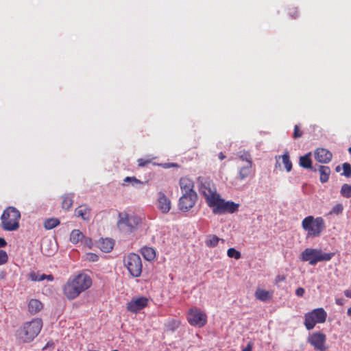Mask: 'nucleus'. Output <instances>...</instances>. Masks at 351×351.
<instances>
[{
    "label": "nucleus",
    "instance_id": "f257e3e1",
    "mask_svg": "<svg viewBox=\"0 0 351 351\" xmlns=\"http://www.w3.org/2000/svg\"><path fill=\"white\" fill-rule=\"evenodd\" d=\"M92 285L91 278L84 273L70 277L62 287V291L68 300H74Z\"/></svg>",
    "mask_w": 351,
    "mask_h": 351
},
{
    "label": "nucleus",
    "instance_id": "f03ea898",
    "mask_svg": "<svg viewBox=\"0 0 351 351\" xmlns=\"http://www.w3.org/2000/svg\"><path fill=\"white\" fill-rule=\"evenodd\" d=\"M117 223L119 230L124 234H130L134 232L141 223V218L135 214L126 212L119 213Z\"/></svg>",
    "mask_w": 351,
    "mask_h": 351
},
{
    "label": "nucleus",
    "instance_id": "7ed1b4c3",
    "mask_svg": "<svg viewBox=\"0 0 351 351\" xmlns=\"http://www.w3.org/2000/svg\"><path fill=\"white\" fill-rule=\"evenodd\" d=\"M43 327L40 319H34L25 322L17 331L18 338L23 343L31 342L40 333Z\"/></svg>",
    "mask_w": 351,
    "mask_h": 351
},
{
    "label": "nucleus",
    "instance_id": "20e7f679",
    "mask_svg": "<svg viewBox=\"0 0 351 351\" xmlns=\"http://www.w3.org/2000/svg\"><path fill=\"white\" fill-rule=\"evenodd\" d=\"M20 212L13 206L6 208L1 216V226L5 231H15L19 228Z\"/></svg>",
    "mask_w": 351,
    "mask_h": 351
},
{
    "label": "nucleus",
    "instance_id": "39448f33",
    "mask_svg": "<svg viewBox=\"0 0 351 351\" xmlns=\"http://www.w3.org/2000/svg\"><path fill=\"white\" fill-rule=\"evenodd\" d=\"M302 227L307 232V237H317L325 230L326 223L322 217L309 215L302 220Z\"/></svg>",
    "mask_w": 351,
    "mask_h": 351
},
{
    "label": "nucleus",
    "instance_id": "423d86ee",
    "mask_svg": "<svg viewBox=\"0 0 351 351\" xmlns=\"http://www.w3.org/2000/svg\"><path fill=\"white\" fill-rule=\"evenodd\" d=\"M335 256L334 252L325 253L320 249L306 248L300 255V259L308 262L311 265H315L318 262L329 261Z\"/></svg>",
    "mask_w": 351,
    "mask_h": 351
},
{
    "label": "nucleus",
    "instance_id": "0eeeda50",
    "mask_svg": "<svg viewBox=\"0 0 351 351\" xmlns=\"http://www.w3.org/2000/svg\"><path fill=\"white\" fill-rule=\"evenodd\" d=\"M198 182L199 183V191L204 197L209 206L219 194L217 193L216 188L210 180L199 177Z\"/></svg>",
    "mask_w": 351,
    "mask_h": 351
},
{
    "label": "nucleus",
    "instance_id": "6e6552de",
    "mask_svg": "<svg viewBox=\"0 0 351 351\" xmlns=\"http://www.w3.org/2000/svg\"><path fill=\"white\" fill-rule=\"evenodd\" d=\"M327 318V313L323 308H317L304 315V324L308 330L314 328L317 324H323Z\"/></svg>",
    "mask_w": 351,
    "mask_h": 351
},
{
    "label": "nucleus",
    "instance_id": "1a4fd4ad",
    "mask_svg": "<svg viewBox=\"0 0 351 351\" xmlns=\"http://www.w3.org/2000/svg\"><path fill=\"white\" fill-rule=\"evenodd\" d=\"M124 266L132 277H139L142 273L143 265L140 256L136 253H130L123 258Z\"/></svg>",
    "mask_w": 351,
    "mask_h": 351
},
{
    "label": "nucleus",
    "instance_id": "9d476101",
    "mask_svg": "<svg viewBox=\"0 0 351 351\" xmlns=\"http://www.w3.org/2000/svg\"><path fill=\"white\" fill-rule=\"evenodd\" d=\"M239 204L230 201H225L220 195L217 197L213 203L209 206L214 214H223L226 213H234L238 210Z\"/></svg>",
    "mask_w": 351,
    "mask_h": 351
},
{
    "label": "nucleus",
    "instance_id": "9b49d317",
    "mask_svg": "<svg viewBox=\"0 0 351 351\" xmlns=\"http://www.w3.org/2000/svg\"><path fill=\"white\" fill-rule=\"evenodd\" d=\"M187 321L193 326L203 327L207 323V315L197 307L189 310Z\"/></svg>",
    "mask_w": 351,
    "mask_h": 351
},
{
    "label": "nucleus",
    "instance_id": "f8f14e48",
    "mask_svg": "<svg viewBox=\"0 0 351 351\" xmlns=\"http://www.w3.org/2000/svg\"><path fill=\"white\" fill-rule=\"evenodd\" d=\"M307 343L317 351H327L328 350V346L326 345V335L322 332L310 334L307 337Z\"/></svg>",
    "mask_w": 351,
    "mask_h": 351
},
{
    "label": "nucleus",
    "instance_id": "ddd939ff",
    "mask_svg": "<svg viewBox=\"0 0 351 351\" xmlns=\"http://www.w3.org/2000/svg\"><path fill=\"white\" fill-rule=\"evenodd\" d=\"M197 199L196 193H182L178 201L179 209L183 212L189 211L195 206Z\"/></svg>",
    "mask_w": 351,
    "mask_h": 351
},
{
    "label": "nucleus",
    "instance_id": "4468645a",
    "mask_svg": "<svg viewBox=\"0 0 351 351\" xmlns=\"http://www.w3.org/2000/svg\"><path fill=\"white\" fill-rule=\"evenodd\" d=\"M148 304V299L145 297H138L131 300L127 304V310L133 313H137Z\"/></svg>",
    "mask_w": 351,
    "mask_h": 351
},
{
    "label": "nucleus",
    "instance_id": "2eb2a0df",
    "mask_svg": "<svg viewBox=\"0 0 351 351\" xmlns=\"http://www.w3.org/2000/svg\"><path fill=\"white\" fill-rule=\"evenodd\" d=\"M158 208L162 213H168L171 209V200L162 191L158 193Z\"/></svg>",
    "mask_w": 351,
    "mask_h": 351
},
{
    "label": "nucleus",
    "instance_id": "dca6fc26",
    "mask_svg": "<svg viewBox=\"0 0 351 351\" xmlns=\"http://www.w3.org/2000/svg\"><path fill=\"white\" fill-rule=\"evenodd\" d=\"M315 159L320 163H328L332 158V153L325 148H317L314 152Z\"/></svg>",
    "mask_w": 351,
    "mask_h": 351
},
{
    "label": "nucleus",
    "instance_id": "f3484780",
    "mask_svg": "<svg viewBox=\"0 0 351 351\" xmlns=\"http://www.w3.org/2000/svg\"><path fill=\"white\" fill-rule=\"evenodd\" d=\"M74 215L84 221H89L91 218V208L87 204L80 205L75 209Z\"/></svg>",
    "mask_w": 351,
    "mask_h": 351
},
{
    "label": "nucleus",
    "instance_id": "a211bd4d",
    "mask_svg": "<svg viewBox=\"0 0 351 351\" xmlns=\"http://www.w3.org/2000/svg\"><path fill=\"white\" fill-rule=\"evenodd\" d=\"M179 185L182 193H196L193 189V182L187 177H183L180 179Z\"/></svg>",
    "mask_w": 351,
    "mask_h": 351
},
{
    "label": "nucleus",
    "instance_id": "6ab92c4d",
    "mask_svg": "<svg viewBox=\"0 0 351 351\" xmlns=\"http://www.w3.org/2000/svg\"><path fill=\"white\" fill-rule=\"evenodd\" d=\"M252 173V164L247 163L243 165L239 171V178L243 180L249 177Z\"/></svg>",
    "mask_w": 351,
    "mask_h": 351
},
{
    "label": "nucleus",
    "instance_id": "aec40b11",
    "mask_svg": "<svg viewBox=\"0 0 351 351\" xmlns=\"http://www.w3.org/2000/svg\"><path fill=\"white\" fill-rule=\"evenodd\" d=\"M272 293V291H269L258 288L255 291V297L258 300L266 302L271 298Z\"/></svg>",
    "mask_w": 351,
    "mask_h": 351
},
{
    "label": "nucleus",
    "instance_id": "412c9836",
    "mask_svg": "<svg viewBox=\"0 0 351 351\" xmlns=\"http://www.w3.org/2000/svg\"><path fill=\"white\" fill-rule=\"evenodd\" d=\"M43 308V304L36 299H32L28 303V311L31 314H36Z\"/></svg>",
    "mask_w": 351,
    "mask_h": 351
},
{
    "label": "nucleus",
    "instance_id": "4be33fe9",
    "mask_svg": "<svg viewBox=\"0 0 351 351\" xmlns=\"http://www.w3.org/2000/svg\"><path fill=\"white\" fill-rule=\"evenodd\" d=\"M276 158L277 162H278V159L282 158V163L287 171L289 172L292 169V162L290 160L288 152H285L281 156H276ZM278 163H276V165Z\"/></svg>",
    "mask_w": 351,
    "mask_h": 351
},
{
    "label": "nucleus",
    "instance_id": "5701e85b",
    "mask_svg": "<svg viewBox=\"0 0 351 351\" xmlns=\"http://www.w3.org/2000/svg\"><path fill=\"white\" fill-rule=\"evenodd\" d=\"M311 156V153H308L304 156H300L299 161L300 165L304 169H313L312 160Z\"/></svg>",
    "mask_w": 351,
    "mask_h": 351
},
{
    "label": "nucleus",
    "instance_id": "b1692460",
    "mask_svg": "<svg viewBox=\"0 0 351 351\" xmlns=\"http://www.w3.org/2000/svg\"><path fill=\"white\" fill-rule=\"evenodd\" d=\"M319 172L320 174L319 180L322 183L326 182L330 174V169L327 166L320 165L319 167Z\"/></svg>",
    "mask_w": 351,
    "mask_h": 351
},
{
    "label": "nucleus",
    "instance_id": "393cba45",
    "mask_svg": "<svg viewBox=\"0 0 351 351\" xmlns=\"http://www.w3.org/2000/svg\"><path fill=\"white\" fill-rule=\"evenodd\" d=\"M141 252L143 257L149 261H153L156 258L155 250L151 247H143Z\"/></svg>",
    "mask_w": 351,
    "mask_h": 351
},
{
    "label": "nucleus",
    "instance_id": "a878e982",
    "mask_svg": "<svg viewBox=\"0 0 351 351\" xmlns=\"http://www.w3.org/2000/svg\"><path fill=\"white\" fill-rule=\"evenodd\" d=\"M114 242L112 239H102L99 243V248L104 252H109L113 249Z\"/></svg>",
    "mask_w": 351,
    "mask_h": 351
},
{
    "label": "nucleus",
    "instance_id": "bb28decb",
    "mask_svg": "<svg viewBox=\"0 0 351 351\" xmlns=\"http://www.w3.org/2000/svg\"><path fill=\"white\" fill-rule=\"evenodd\" d=\"M62 208L64 210H69L73 204V194H66L62 197Z\"/></svg>",
    "mask_w": 351,
    "mask_h": 351
},
{
    "label": "nucleus",
    "instance_id": "cd10ccee",
    "mask_svg": "<svg viewBox=\"0 0 351 351\" xmlns=\"http://www.w3.org/2000/svg\"><path fill=\"white\" fill-rule=\"evenodd\" d=\"M83 238V233L77 229L73 230L70 234V241L73 244H76L80 241H82Z\"/></svg>",
    "mask_w": 351,
    "mask_h": 351
},
{
    "label": "nucleus",
    "instance_id": "c85d7f7f",
    "mask_svg": "<svg viewBox=\"0 0 351 351\" xmlns=\"http://www.w3.org/2000/svg\"><path fill=\"white\" fill-rule=\"evenodd\" d=\"M60 220L57 218H49L44 221V228L46 230H51L60 224Z\"/></svg>",
    "mask_w": 351,
    "mask_h": 351
},
{
    "label": "nucleus",
    "instance_id": "c756f323",
    "mask_svg": "<svg viewBox=\"0 0 351 351\" xmlns=\"http://www.w3.org/2000/svg\"><path fill=\"white\" fill-rule=\"evenodd\" d=\"M219 240H221L223 242V239H220L216 235L212 234L209 235L205 241V243L206 246L210 247H214L217 245Z\"/></svg>",
    "mask_w": 351,
    "mask_h": 351
},
{
    "label": "nucleus",
    "instance_id": "7c9ffc66",
    "mask_svg": "<svg viewBox=\"0 0 351 351\" xmlns=\"http://www.w3.org/2000/svg\"><path fill=\"white\" fill-rule=\"evenodd\" d=\"M340 193L341 195L344 197H351V185L348 184H343Z\"/></svg>",
    "mask_w": 351,
    "mask_h": 351
},
{
    "label": "nucleus",
    "instance_id": "2f4dec72",
    "mask_svg": "<svg viewBox=\"0 0 351 351\" xmlns=\"http://www.w3.org/2000/svg\"><path fill=\"white\" fill-rule=\"evenodd\" d=\"M239 160L244 162L245 164H252V159L250 154L247 152H240L239 155Z\"/></svg>",
    "mask_w": 351,
    "mask_h": 351
},
{
    "label": "nucleus",
    "instance_id": "473e14b6",
    "mask_svg": "<svg viewBox=\"0 0 351 351\" xmlns=\"http://www.w3.org/2000/svg\"><path fill=\"white\" fill-rule=\"evenodd\" d=\"M344 209V206L342 204L338 203L335 204L329 212V215H341Z\"/></svg>",
    "mask_w": 351,
    "mask_h": 351
},
{
    "label": "nucleus",
    "instance_id": "72a5a7b5",
    "mask_svg": "<svg viewBox=\"0 0 351 351\" xmlns=\"http://www.w3.org/2000/svg\"><path fill=\"white\" fill-rule=\"evenodd\" d=\"M227 255L230 258H234L237 260L239 259L241 256L240 252H239L238 250H235L233 247H230L228 250Z\"/></svg>",
    "mask_w": 351,
    "mask_h": 351
},
{
    "label": "nucleus",
    "instance_id": "f704fd0d",
    "mask_svg": "<svg viewBox=\"0 0 351 351\" xmlns=\"http://www.w3.org/2000/svg\"><path fill=\"white\" fill-rule=\"evenodd\" d=\"M343 173L342 176H344L346 178H350L351 176V166L349 163L344 162L342 165Z\"/></svg>",
    "mask_w": 351,
    "mask_h": 351
},
{
    "label": "nucleus",
    "instance_id": "c9c22d12",
    "mask_svg": "<svg viewBox=\"0 0 351 351\" xmlns=\"http://www.w3.org/2000/svg\"><path fill=\"white\" fill-rule=\"evenodd\" d=\"M8 259V254L5 251L0 250V265L7 263Z\"/></svg>",
    "mask_w": 351,
    "mask_h": 351
},
{
    "label": "nucleus",
    "instance_id": "e433bc0d",
    "mask_svg": "<svg viewBox=\"0 0 351 351\" xmlns=\"http://www.w3.org/2000/svg\"><path fill=\"white\" fill-rule=\"evenodd\" d=\"M46 243V241H44L41 245V250L43 254H46L47 256H51L53 253V250L52 249H46L45 245Z\"/></svg>",
    "mask_w": 351,
    "mask_h": 351
},
{
    "label": "nucleus",
    "instance_id": "4c0bfd02",
    "mask_svg": "<svg viewBox=\"0 0 351 351\" xmlns=\"http://www.w3.org/2000/svg\"><path fill=\"white\" fill-rule=\"evenodd\" d=\"M302 134H303L302 131L299 128L298 125H295L294 127V131H293V138H300V137H302Z\"/></svg>",
    "mask_w": 351,
    "mask_h": 351
},
{
    "label": "nucleus",
    "instance_id": "58836bf2",
    "mask_svg": "<svg viewBox=\"0 0 351 351\" xmlns=\"http://www.w3.org/2000/svg\"><path fill=\"white\" fill-rule=\"evenodd\" d=\"M123 181L125 182H131L132 184L133 185L134 184H143V182L141 180H138L135 177H126Z\"/></svg>",
    "mask_w": 351,
    "mask_h": 351
},
{
    "label": "nucleus",
    "instance_id": "ea45409f",
    "mask_svg": "<svg viewBox=\"0 0 351 351\" xmlns=\"http://www.w3.org/2000/svg\"><path fill=\"white\" fill-rule=\"evenodd\" d=\"M86 259L91 262H95L98 261V256L94 253H87L86 255Z\"/></svg>",
    "mask_w": 351,
    "mask_h": 351
},
{
    "label": "nucleus",
    "instance_id": "a19ab883",
    "mask_svg": "<svg viewBox=\"0 0 351 351\" xmlns=\"http://www.w3.org/2000/svg\"><path fill=\"white\" fill-rule=\"evenodd\" d=\"M44 280H47L48 281H53L54 280L53 276L51 274L46 275V274H40L38 278V281H43Z\"/></svg>",
    "mask_w": 351,
    "mask_h": 351
},
{
    "label": "nucleus",
    "instance_id": "79ce46f5",
    "mask_svg": "<svg viewBox=\"0 0 351 351\" xmlns=\"http://www.w3.org/2000/svg\"><path fill=\"white\" fill-rule=\"evenodd\" d=\"M289 14L293 19H296L299 16V12L296 8H291L289 10Z\"/></svg>",
    "mask_w": 351,
    "mask_h": 351
},
{
    "label": "nucleus",
    "instance_id": "37998d69",
    "mask_svg": "<svg viewBox=\"0 0 351 351\" xmlns=\"http://www.w3.org/2000/svg\"><path fill=\"white\" fill-rule=\"evenodd\" d=\"M82 241L88 248H91L93 243H92V240L90 238L86 237L84 236V238Z\"/></svg>",
    "mask_w": 351,
    "mask_h": 351
},
{
    "label": "nucleus",
    "instance_id": "c03bdc74",
    "mask_svg": "<svg viewBox=\"0 0 351 351\" xmlns=\"http://www.w3.org/2000/svg\"><path fill=\"white\" fill-rule=\"evenodd\" d=\"M40 274L38 272L32 271L29 274V278L32 281H38Z\"/></svg>",
    "mask_w": 351,
    "mask_h": 351
},
{
    "label": "nucleus",
    "instance_id": "a18cd8bd",
    "mask_svg": "<svg viewBox=\"0 0 351 351\" xmlns=\"http://www.w3.org/2000/svg\"><path fill=\"white\" fill-rule=\"evenodd\" d=\"M150 161L149 160H145L143 158H140L138 160V165L139 167H144L149 164Z\"/></svg>",
    "mask_w": 351,
    "mask_h": 351
},
{
    "label": "nucleus",
    "instance_id": "49530a36",
    "mask_svg": "<svg viewBox=\"0 0 351 351\" xmlns=\"http://www.w3.org/2000/svg\"><path fill=\"white\" fill-rule=\"evenodd\" d=\"M304 293H305V290L302 287H298L295 290V294L298 297H302L304 295Z\"/></svg>",
    "mask_w": 351,
    "mask_h": 351
},
{
    "label": "nucleus",
    "instance_id": "de8ad7c7",
    "mask_svg": "<svg viewBox=\"0 0 351 351\" xmlns=\"http://www.w3.org/2000/svg\"><path fill=\"white\" fill-rule=\"evenodd\" d=\"M286 280V276L285 275H278L276 277L275 282L276 284H278L280 282H283Z\"/></svg>",
    "mask_w": 351,
    "mask_h": 351
},
{
    "label": "nucleus",
    "instance_id": "09e8293b",
    "mask_svg": "<svg viewBox=\"0 0 351 351\" xmlns=\"http://www.w3.org/2000/svg\"><path fill=\"white\" fill-rule=\"evenodd\" d=\"M252 344L249 343L245 348H244L242 351H252Z\"/></svg>",
    "mask_w": 351,
    "mask_h": 351
},
{
    "label": "nucleus",
    "instance_id": "8fccbe9b",
    "mask_svg": "<svg viewBox=\"0 0 351 351\" xmlns=\"http://www.w3.org/2000/svg\"><path fill=\"white\" fill-rule=\"evenodd\" d=\"M7 245L5 240L0 237V247H4Z\"/></svg>",
    "mask_w": 351,
    "mask_h": 351
},
{
    "label": "nucleus",
    "instance_id": "3c124183",
    "mask_svg": "<svg viewBox=\"0 0 351 351\" xmlns=\"http://www.w3.org/2000/svg\"><path fill=\"white\" fill-rule=\"evenodd\" d=\"M335 303L337 304V305H339V306H341L343 305V300L341 298H336L335 299Z\"/></svg>",
    "mask_w": 351,
    "mask_h": 351
},
{
    "label": "nucleus",
    "instance_id": "603ef678",
    "mask_svg": "<svg viewBox=\"0 0 351 351\" xmlns=\"http://www.w3.org/2000/svg\"><path fill=\"white\" fill-rule=\"evenodd\" d=\"M344 295L349 298H351V290H346L344 291Z\"/></svg>",
    "mask_w": 351,
    "mask_h": 351
},
{
    "label": "nucleus",
    "instance_id": "864d4df0",
    "mask_svg": "<svg viewBox=\"0 0 351 351\" xmlns=\"http://www.w3.org/2000/svg\"><path fill=\"white\" fill-rule=\"evenodd\" d=\"M218 157L219 160H222L226 158V156L222 152H220L218 155Z\"/></svg>",
    "mask_w": 351,
    "mask_h": 351
},
{
    "label": "nucleus",
    "instance_id": "5fc2aeb1",
    "mask_svg": "<svg viewBox=\"0 0 351 351\" xmlns=\"http://www.w3.org/2000/svg\"><path fill=\"white\" fill-rule=\"evenodd\" d=\"M347 314L348 316H351V306L348 309Z\"/></svg>",
    "mask_w": 351,
    "mask_h": 351
},
{
    "label": "nucleus",
    "instance_id": "6e6d98bb",
    "mask_svg": "<svg viewBox=\"0 0 351 351\" xmlns=\"http://www.w3.org/2000/svg\"><path fill=\"white\" fill-rule=\"evenodd\" d=\"M172 323L173 325H175L176 327H178L179 325V323L176 321H173Z\"/></svg>",
    "mask_w": 351,
    "mask_h": 351
},
{
    "label": "nucleus",
    "instance_id": "4d7b16f0",
    "mask_svg": "<svg viewBox=\"0 0 351 351\" xmlns=\"http://www.w3.org/2000/svg\"><path fill=\"white\" fill-rule=\"evenodd\" d=\"M336 171L337 172H339L340 171V167L339 166H337L335 169Z\"/></svg>",
    "mask_w": 351,
    "mask_h": 351
},
{
    "label": "nucleus",
    "instance_id": "13d9d810",
    "mask_svg": "<svg viewBox=\"0 0 351 351\" xmlns=\"http://www.w3.org/2000/svg\"><path fill=\"white\" fill-rule=\"evenodd\" d=\"M349 153L351 154V147L348 149Z\"/></svg>",
    "mask_w": 351,
    "mask_h": 351
}]
</instances>
